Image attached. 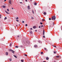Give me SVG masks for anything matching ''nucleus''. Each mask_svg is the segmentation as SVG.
Segmentation results:
<instances>
[{
	"label": "nucleus",
	"mask_w": 62,
	"mask_h": 62,
	"mask_svg": "<svg viewBox=\"0 0 62 62\" xmlns=\"http://www.w3.org/2000/svg\"><path fill=\"white\" fill-rule=\"evenodd\" d=\"M7 10L8 11H9V9H7Z\"/></svg>",
	"instance_id": "obj_21"
},
{
	"label": "nucleus",
	"mask_w": 62,
	"mask_h": 62,
	"mask_svg": "<svg viewBox=\"0 0 62 62\" xmlns=\"http://www.w3.org/2000/svg\"><path fill=\"white\" fill-rule=\"evenodd\" d=\"M35 11H36V10H35Z\"/></svg>",
	"instance_id": "obj_58"
},
{
	"label": "nucleus",
	"mask_w": 62,
	"mask_h": 62,
	"mask_svg": "<svg viewBox=\"0 0 62 62\" xmlns=\"http://www.w3.org/2000/svg\"><path fill=\"white\" fill-rule=\"evenodd\" d=\"M42 22H44V21H45V19H43L42 20Z\"/></svg>",
	"instance_id": "obj_11"
},
{
	"label": "nucleus",
	"mask_w": 62,
	"mask_h": 62,
	"mask_svg": "<svg viewBox=\"0 0 62 62\" xmlns=\"http://www.w3.org/2000/svg\"><path fill=\"white\" fill-rule=\"evenodd\" d=\"M46 59L47 60H48V59H49V58L47 57L46 58Z\"/></svg>",
	"instance_id": "obj_14"
},
{
	"label": "nucleus",
	"mask_w": 62,
	"mask_h": 62,
	"mask_svg": "<svg viewBox=\"0 0 62 62\" xmlns=\"http://www.w3.org/2000/svg\"><path fill=\"white\" fill-rule=\"evenodd\" d=\"M16 21L17 22H19V20H16Z\"/></svg>",
	"instance_id": "obj_37"
},
{
	"label": "nucleus",
	"mask_w": 62,
	"mask_h": 62,
	"mask_svg": "<svg viewBox=\"0 0 62 62\" xmlns=\"http://www.w3.org/2000/svg\"><path fill=\"white\" fill-rule=\"evenodd\" d=\"M26 2H27V0H25Z\"/></svg>",
	"instance_id": "obj_40"
},
{
	"label": "nucleus",
	"mask_w": 62,
	"mask_h": 62,
	"mask_svg": "<svg viewBox=\"0 0 62 62\" xmlns=\"http://www.w3.org/2000/svg\"><path fill=\"white\" fill-rule=\"evenodd\" d=\"M35 31V32H37V30H36Z\"/></svg>",
	"instance_id": "obj_43"
},
{
	"label": "nucleus",
	"mask_w": 62,
	"mask_h": 62,
	"mask_svg": "<svg viewBox=\"0 0 62 62\" xmlns=\"http://www.w3.org/2000/svg\"><path fill=\"white\" fill-rule=\"evenodd\" d=\"M18 19H19V18L18 17H17L16 18V20H18Z\"/></svg>",
	"instance_id": "obj_23"
},
{
	"label": "nucleus",
	"mask_w": 62,
	"mask_h": 62,
	"mask_svg": "<svg viewBox=\"0 0 62 62\" xmlns=\"http://www.w3.org/2000/svg\"><path fill=\"white\" fill-rule=\"evenodd\" d=\"M59 56H56V57H57V58H58Z\"/></svg>",
	"instance_id": "obj_19"
},
{
	"label": "nucleus",
	"mask_w": 62,
	"mask_h": 62,
	"mask_svg": "<svg viewBox=\"0 0 62 62\" xmlns=\"http://www.w3.org/2000/svg\"><path fill=\"white\" fill-rule=\"evenodd\" d=\"M11 43H10V45H9V46H11Z\"/></svg>",
	"instance_id": "obj_24"
},
{
	"label": "nucleus",
	"mask_w": 62,
	"mask_h": 62,
	"mask_svg": "<svg viewBox=\"0 0 62 62\" xmlns=\"http://www.w3.org/2000/svg\"><path fill=\"white\" fill-rule=\"evenodd\" d=\"M54 47H55L56 48V46H53Z\"/></svg>",
	"instance_id": "obj_34"
},
{
	"label": "nucleus",
	"mask_w": 62,
	"mask_h": 62,
	"mask_svg": "<svg viewBox=\"0 0 62 62\" xmlns=\"http://www.w3.org/2000/svg\"><path fill=\"white\" fill-rule=\"evenodd\" d=\"M52 19V20H53V21H54L55 20V16H53Z\"/></svg>",
	"instance_id": "obj_1"
},
{
	"label": "nucleus",
	"mask_w": 62,
	"mask_h": 62,
	"mask_svg": "<svg viewBox=\"0 0 62 62\" xmlns=\"http://www.w3.org/2000/svg\"><path fill=\"white\" fill-rule=\"evenodd\" d=\"M43 38H45V36H43Z\"/></svg>",
	"instance_id": "obj_39"
},
{
	"label": "nucleus",
	"mask_w": 62,
	"mask_h": 62,
	"mask_svg": "<svg viewBox=\"0 0 62 62\" xmlns=\"http://www.w3.org/2000/svg\"><path fill=\"white\" fill-rule=\"evenodd\" d=\"M15 19H16V17H15Z\"/></svg>",
	"instance_id": "obj_56"
},
{
	"label": "nucleus",
	"mask_w": 62,
	"mask_h": 62,
	"mask_svg": "<svg viewBox=\"0 0 62 62\" xmlns=\"http://www.w3.org/2000/svg\"><path fill=\"white\" fill-rule=\"evenodd\" d=\"M31 1H32L31 0Z\"/></svg>",
	"instance_id": "obj_54"
},
{
	"label": "nucleus",
	"mask_w": 62,
	"mask_h": 62,
	"mask_svg": "<svg viewBox=\"0 0 62 62\" xmlns=\"http://www.w3.org/2000/svg\"><path fill=\"white\" fill-rule=\"evenodd\" d=\"M44 15H46V13L45 12H44Z\"/></svg>",
	"instance_id": "obj_12"
},
{
	"label": "nucleus",
	"mask_w": 62,
	"mask_h": 62,
	"mask_svg": "<svg viewBox=\"0 0 62 62\" xmlns=\"http://www.w3.org/2000/svg\"><path fill=\"white\" fill-rule=\"evenodd\" d=\"M12 53H13V54H14V52H14V51H13V50H12Z\"/></svg>",
	"instance_id": "obj_9"
},
{
	"label": "nucleus",
	"mask_w": 62,
	"mask_h": 62,
	"mask_svg": "<svg viewBox=\"0 0 62 62\" xmlns=\"http://www.w3.org/2000/svg\"><path fill=\"white\" fill-rule=\"evenodd\" d=\"M49 20H51V18H49Z\"/></svg>",
	"instance_id": "obj_32"
},
{
	"label": "nucleus",
	"mask_w": 62,
	"mask_h": 62,
	"mask_svg": "<svg viewBox=\"0 0 62 62\" xmlns=\"http://www.w3.org/2000/svg\"><path fill=\"white\" fill-rule=\"evenodd\" d=\"M37 46V45H35L34 46L35 47H36Z\"/></svg>",
	"instance_id": "obj_20"
},
{
	"label": "nucleus",
	"mask_w": 62,
	"mask_h": 62,
	"mask_svg": "<svg viewBox=\"0 0 62 62\" xmlns=\"http://www.w3.org/2000/svg\"><path fill=\"white\" fill-rule=\"evenodd\" d=\"M43 52H41V54H43Z\"/></svg>",
	"instance_id": "obj_35"
},
{
	"label": "nucleus",
	"mask_w": 62,
	"mask_h": 62,
	"mask_svg": "<svg viewBox=\"0 0 62 62\" xmlns=\"http://www.w3.org/2000/svg\"><path fill=\"white\" fill-rule=\"evenodd\" d=\"M31 30H32V28H31Z\"/></svg>",
	"instance_id": "obj_44"
},
{
	"label": "nucleus",
	"mask_w": 62,
	"mask_h": 62,
	"mask_svg": "<svg viewBox=\"0 0 62 62\" xmlns=\"http://www.w3.org/2000/svg\"><path fill=\"white\" fill-rule=\"evenodd\" d=\"M16 48H18V46H16Z\"/></svg>",
	"instance_id": "obj_31"
},
{
	"label": "nucleus",
	"mask_w": 62,
	"mask_h": 62,
	"mask_svg": "<svg viewBox=\"0 0 62 62\" xmlns=\"http://www.w3.org/2000/svg\"><path fill=\"white\" fill-rule=\"evenodd\" d=\"M21 61H22V62H23V60H21Z\"/></svg>",
	"instance_id": "obj_22"
},
{
	"label": "nucleus",
	"mask_w": 62,
	"mask_h": 62,
	"mask_svg": "<svg viewBox=\"0 0 62 62\" xmlns=\"http://www.w3.org/2000/svg\"><path fill=\"white\" fill-rule=\"evenodd\" d=\"M38 42H39V43H40V42H41V41H38Z\"/></svg>",
	"instance_id": "obj_26"
},
{
	"label": "nucleus",
	"mask_w": 62,
	"mask_h": 62,
	"mask_svg": "<svg viewBox=\"0 0 62 62\" xmlns=\"http://www.w3.org/2000/svg\"><path fill=\"white\" fill-rule=\"evenodd\" d=\"M25 25L26 26H27V24H25Z\"/></svg>",
	"instance_id": "obj_33"
},
{
	"label": "nucleus",
	"mask_w": 62,
	"mask_h": 62,
	"mask_svg": "<svg viewBox=\"0 0 62 62\" xmlns=\"http://www.w3.org/2000/svg\"><path fill=\"white\" fill-rule=\"evenodd\" d=\"M41 27H43V25H41Z\"/></svg>",
	"instance_id": "obj_30"
},
{
	"label": "nucleus",
	"mask_w": 62,
	"mask_h": 62,
	"mask_svg": "<svg viewBox=\"0 0 62 62\" xmlns=\"http://www.w3.org/2000/svg\"><path fill=\"white\" fill-rule=\"evenodd\" d=\"M9 2L10 4H11V0H9Z\"/></svg>",
	"instance_id": "obj_4"
},
{
	"label": "nucleus",
	"mask_w": 62,
	"mask_h": 62,
	"mask_svg": "<svg viewBox=\"0 0 62 62\" xmlns=\"http://www.w3.org/2000/svg\"><path fill=\"white\" fill-rule=\"evenodd\" d=\"M43 34L44 36V30H43Z\"/></svg>",
	"instance_id": "obj_8"
},
{
	"label": "nucleus",
	"mask_w": 62,
	"mask_h": 62,
	"mask_svg": "<svg viewBox=\"0 0 62 62\" xmlns=\"http://www.w3.org/2000/svg\"><path fill=\"white\" fill-rule=\"evenodd\" d=\"M19 25H20V24H19Z\"/></svg>",
	"instance_id": "obj_51"
},
{
	"label": "nucleus",
	"mask_w": 62,
	"mask_h": 62,
	"mask_svg": "<svg viewBox=\"0 0 62 62\" xmlns=\"http://www.w3.org/2000/svg\"><path fill=\"white\" fill-rule=\"evenodd\" d=\"M56 53V52H54V54H55Z\"/></svg>",
	"instance_id": "obj_36"
},
{
	"label": "nucleus",
	"mask_w": 62,
	"mask_h": 62,
	"mask_svg": "<svg viewBox=\"0 0 62 62\" xmlns=\"http://www.w3.org/2000/svg\"><path fill=\"white\" fill-rule=\"evenodd\" d=\"M37 4L36 3H35L34 4V5H37Z\"/></svg>",
	"instance_id": "obj_18"
},
{
	"label": "nucleus",
	"mask_w": 62,
	"mask_h": 62,
	"mask_svg": "<svg viewBox=\"0 0 62 62\" xmlns=\"http://www.w3.org/2000/svg\"><path fill=\"white\" fill-rule=\"evenodd\" d=\"M0 18H1V17L0 16Z\"/></svg>",
	"instance_id": "obj_47"
},
{
	"label": "nucleus",
	"mask_w": 62,
	"mask_h": 62,
	"mask_svg": "<svg viewBox=\"0 0 62 62\" xmlns=\"http://www.w3.org/2000/svg\"><path fill=\"white\" fill-rule=\"evenodd\" d=\"M40 24H42L43 23H40Z\"/></svg>",
	"instance_id": "obj_29"
},
{
	"label": "nucleus",
	"mask_w": 62,
	"mask_h": 62,
	"mask_svg": "<svg viewBox=\"0 0 62 62\" xmlns=\"http://www.w3.org/2000/svg\"><path fill=\"white\" fill-rule=\"evenodd\" d=\"M5 12H6V13H7V14H9V13L8 12H7L6 11H5Z\"/></svg>",
	"instance_id": "obj_2"
},
{
	"label": "nucleus",
	"mask_w": 62,
	"mask_h": 62,
	"mask_svg": "<svg viewBox=\"0 0 62 62\" xmlns=\"http://www.w3.org/2000/svg\"><path fill=\"white\" fill-rule=\"evenodd\" d=\"M12 9H13V8H12Z\"/></svg>",
	"instance_id": "obj_46"
},
{
	"label": "nucleus",
	"mask_w": 62,
	"mask_h": 62,
	"mask_svg": "<svg viewBox=\"0 0 62 62\" xmlns=\"http://www.w3.org/2000/svg\"><path fill=\"white\" fill-rule=\"evenodd\" d=\"M33 28H34V29H35L36 28V26H34L33 27Z\"/></svg>",
	"instance_id": "obj_6"
},
{
	"label": "nucleus",
	"mask_w": 62,
	"mask_h": 62,
	"mask_svg": "<svg viewBox=\"0 0 62 62\" xmlns=\"http://www.w3.org/2000/svg\"><path fill=\"white\" fill-rule=\"evenodd\" d=\"M14 56L15 57V58H17V56L15 55H14Z\"/></svg>",
	"instance_id": "obj_17"
},
{
	"label": "nucleus",
	"mask_w": 62,
	"mask_h": 62,
	"mask_svg": "<svg viewBox=\"0 0 62 62\" xmlns=\"http://www.w3.org/2000/svg\"><path fill=\"white\" fill-rule=\"evenodd\" d=\"M7 19V17H5L4 18V20H6Z\"/></svg>",
	"instance_id": "obj_15"
},
{
	"label": "nucleus",
	"mask_w": 62,
	"mask_h": 62,
	"mask_svg": "<svg viewBox=\"0 0 62 62\" xmlns=\"http://www.w3.org/2000/svg\"><path fill=\"white\" fill-rule=\"evenodd\" d=\"M24 55H25V56H27V55H26V54H25Z\"/></svg>",
	"instance_id": "obj_38"
},
{
	"label": "nucleus",
	"mask_w": 62,
	"mask_h": 62,
	"mask_svg": "<svg viewBox=\"0 0 62 62\" xmlns=\"http://www.w3.org/2000/svg\"><path fill=\"white\" fill-rule=\"evenodd\" d=\"M48 7H49V6H48Z\"/></svg>",
	"instance_id": "obj_55"
},
{
	"label": "nucleus",
	"mask_w": 62,
	"mask_h": 62,
	"mask_svg": "<svg viewBox=\"0 0 62 62\" xmlns=\"http://www.w3.org/2000/svg\"><path fill=\"white\" fill-rule=\"evenodd\" d=\"M46 48H45V50H46Z\"/></svg>",
	"instance_id": "obj_48"
},
{
	"label": "nucleus",
	"mask_w": 62,
	"mask_h": 62,
	"mask_svg": "<svg viewBox=\"0 0 62 62\" xmlns=\"http://www.w3.org/2000/svg\"><path fill=\"white\" fill-rule=\"evenodd\" d=\"M0 16H2V15L0 14Z\"/></svg>",
	"instance_id": "obj_50"
},
{
	"label": "nucleus",
	"mask_w": 62,
	"mask_h": 62,
	"mask_svg": "<svg viewBox=\"0 0 62 62\" xmlns=\"http://www.w3.org/2000/svg\"><path fill=\"white\" fill-rule=\"evenodd\" d=\"M7 0H4V1H6Z\"/></svg>",
	"instance_id": "obj_45"
},
{
	"label": "nucleus",
	"mask_w": 62,
	"mask_h": 62,
	"mask_svg": "<svg viewBox=\"0 0 62 62\" xmlns=\"http://www.w3.org/2000/svg\"><path fill=\"white\" fill-rule=\"evenodd\" d=\"M2 7L3 8H6V6H2Z\"/></svg>",
	"instance_id": "obj_5"
},
{
	"label": "nucleus",
	"mask_w": 62,
	"mask_h": 62,
	"mask_svg": "<svg viewBox=\"0 0 62 62\" xmlns=\"http://www.w3.org/2000/svg\"><path fill=\"white\" fill-rule=\"evenodd\" d=\"M9 51H12V50H11L10 49H9Z\"/></svg>",
	"instance_id": "obj_25"
},
{
	"label": "nucleus",
	"mask_w": 62,
	"mask_h": 62,
	"mask_svg": "<svg viewBox=\"0 0 62 62\" xmlns=\"http://www.w3.org/2000/svg\"><path fill=\"white\" fill-rule=\"evenodd\" d=\"M1 8H2V7L1 6Z\"/></svg>",
	"instance_id": "obj_57"
},
{
	"label": "nucleus",
	"mask_w": 62,
	"mask_h": 62,
	"mask_svg": "<svg viewBox=\"0 0 62 62\" xmlns=\"http://www.w3.org/2000/svg\"><path fill=\"white\" fill-rule=\"evenodd\" d=\"M17 37H18V38L19 37V35H18V36H17Z\"/></svg>",
	"instance_id": "obj_41"
},
{
	"label": "nucleus",
	"mask_w": 62,
	"mask_h": 62,
	"mask_svg": "<svg viewBox=\"0 0 62 62\" xmlns=\"http://www.w3.org/2000/svg\"><path fill=\"white\" fill-rule=\"evenodd\" d=\"M43 62H45V61H44Z\"/></svg>",
	"instance_id": "obj_52"
},
{
	"label": "nucleus",
	"mask_w": 62,
	"mask_h": 62,
	"mask_svg": "<svg viewBox=\"0 0 62 62\" xmlns=\"http://www.w3.org/2000/svg\"><path fill=\"white\" fill-rule=\"evenodd\" d=\"M6 55H8V52H6Z\"/></svg>",
	"instance_id": "obj_7"
},
{
	"label": "nucleus",
	"mask_w": 62,
	"mask_h": 62,
	"mask_svg": "<svg viewBox=\"0 0 62 62\" xmlns=\"http://www.w3.org/2000/svg\"><path fill=\"white\" fill-rule=\"evenodd\" d=\"M20 3H22V2H20Z\"/></svg>",
	"instance_id": "obj_49"
},
{
	"label": "nucleus",
	"mask_w": 62,
	"mask_h": 62,
	"mask_svg": "<svg viewBox=\"0 0 62 62\" xmlns=\"http://www.w3.org/2000/svg\"><path fill=\"white\" fill-rule=\"evenodd\" d=\"M27 8L28 9H30V6H28Z\"/></svg>",
	"instance_id": "obj_3"
},
{
	"label": "nucleus",
	"mask_w": 62,
	"mask_h": 62,
	"mask_svg": "<svg viewBox=\"0 0 62 62\" xmlns=\"http://www.w3.org/2000/svg\"><path fill=\"white\" fill-rule=\"evenodd\" d=\"M24 23V21H22V23Z\"/></svg>",
	"instance_id": "obj_28"
},
{
	"label": "nucleus",
	"mask_w": 62,
	"mask_h": 62,
	"mask_svg": "<svg viewBox=\"0 0 62 62\" xmlns=\"http://www.w3.org/2000/svg\"><path fill=\"white\" fill-rule=\"evenodd\" d=\"M31 20H33V19H34V18L33 17H31Z\"/></svg>",
	"instance_id": "obj_13"
},
{
	"label": "nucleus",
	"mask_w": 62,
	"mask_h": 62,
	"mask_svg": "<svg viewBox=\"0 0 62 62\" xmlns=\"http://www.w3.org/2000/svg\"><path fill=\"white\" fill-rule=\"evenodd\" d=\"M9 60H10V61H11V58L10 59H9Z\"/></svg>",
	"instance_id": "obj_10"
},
{
	"label": "nucleus",
	"mask_w": 62,
	"mask_h": 62,
	"mask_svg": "<svg viewBox=\"0 0 62 62\" xmlns=\"http://www.w3.org/2000/svg\"><path fill=\"white\" fill-rule=\"evenodd\" d=\"M39 28H40V26H39Z\"/></svg>",
	"instance_id": "obj_42"
},
{
	"label": "nucleus",
	"mask_w": 62,
	"mask_h": 62,
	"mask_svg": "<svg viewBox=\"0 0 62 62\" xmlns=\"http://www.w3.org/2000/svg\"><path fill=\"white\" fill-rule=\"evenodd\" d=\"M16 26H17V25H16Z\"/></svg>",
	"instance_id": "obj_53"
},
{
	"label": "nucleus",
	"mask_w": 62,
	"mask_h": 62,
	"mask_svg": "<svg viewBox=\"0 0 62 62\" xmlns=\"http://www.w3.org/2000/svg\"><path fill=\"white\" fill-rule=\"evenodd\" d=\"M32 11L33 13H34V11H33V10H32Z\"/></svg>",
	"instance_id": "obj_27"
},
{
	"label": "nucleus",
	"mask_w": 62,
	"mask_h": 62,
	"mask_svg": "<svg viewBox=\"0 0 62 62\" xmlns=\"http://www.w3.org/2000/svg\"><path fill=\"white\" fill-rule=\"evenodd\" d=\"M30 34H32V31H30Z\"/></svg>",
	"instance_id": "obj_16"
}]
</instances>
